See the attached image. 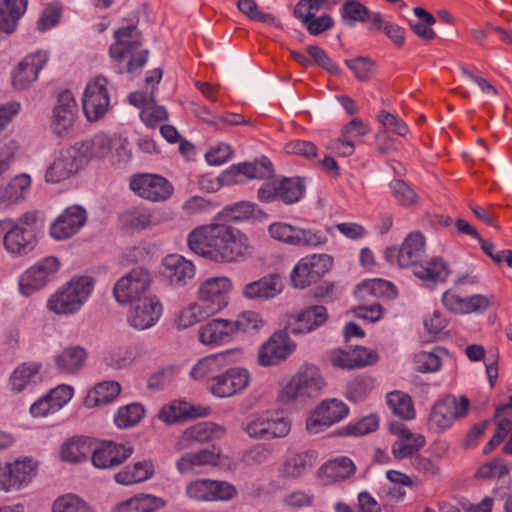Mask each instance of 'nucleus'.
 Returning a JSON list of instances; mask_svg holds the SVG:
<instances>
[{"label": "nucleus", "mask_w": 512, "mask_h": 512, "mask_svg": "<svg viewBox=\"0 0 512 512\" xmlns=\"http://www.w3.org/2000/svg\"><path fill=\"white\" fill-rule=\"evenodd\" d=\"M145 414L144 407L139 403L122 406L114 416V422L119 428L133 427L140 422Z\"/></svg>", "instance_id": "50"}, {"label": "nucleus", "mask_w": 512, "mask_h": 512, "mask_svg": "<svg viewBox=\"0 0 512 512\" xmlns=\"http://www.w3.org/2000/svg\"><path fill=\"white\" fill-rule=\"evenodd\" d=\"M413 273L427 286H434L438 283L446 282L449 276V269L443 259L434 257L426 265H416Z\"/></svg>", "instance_id": "38"}, {"label": "nucleus", "mask_w": 512, "mask_h": 512, "mask_svg": "<svg viewBox=\"0 0 512 512\" xmlns=\"http://www.w3.org/2000/svg\"><path fill=\"white\" fill-rule=\"evenodd\" d=\"M283 289V279L277 274H269L245 284L241 295L247 300L262 302L277 297Z\"/></svg>", "instance_id": "25"}, {"label": "nucleus", "mask_w": 512, "mask_h": 512, "mask_svg": "<svg viewBox=\"0 0 512 512\" xmlns=\"http://www.w3.org/2000/svg\"><path fill=\"white\" fill-rule=\"evenodd\" d=\"M229 351L206 356L200 359L190 370V376L196 381L211 384L218 374L225 368V359Z\"/></svg>", "instance_id": "30"}, {"label": "nucleus", "mask_w": 512, "mask_h": 512, "mask_svg": "<svg viewBox=\"0 0 512 512\" xmlns=\"http://www.w3.org/2000/svg\"><path fill=\"white\" fill-rule=\"evenodd\" d=\"M48 61L46 52L38 51L27 55L11 71V82L14 89H28L38 79L39 72Z\"/></svg>", "instance_id": "20"}, {"label": "nucleus", "mask_w": 512, "mask_h": 512, "mask_svg": "<svg viewBox=\"0 0 512 512\" xmlns=\"http://www.w3.org/2000/svg\"><path fill=\"white\" fill-rule=\"evenodd\" d=\"M340 16L343 24L353 27L356 22H366L369 18V9L358 0H345Z\"/></svg>", "instance_id": "49"}, {"label": "nucleus", "mask_w": 512, "mask_h": 512, "mask_svg": "<svg viewBox=\"0 0 512 512\" xmlns=\"http://www.w3.org/2000/svg\"><path fill=\"white\" fill-rule=\"evenodd\" d=\"M165 506L161 497L139 494L117 504L113 512H156Z\"/></svg>", "instance_id": "42"}, {"label": "nucleus", "mask_w": 512, "mask_h": 512, "mask_svg": "<svg viewBox=\"0 0 512 512\" xmlns=\"http://www.w3.org/2000/svg\"><path fill=\"white\" fill-rule=\"evenodd\" d=\"M274 170L271 161L262 156L253 162H244L232 165L218 177L222 185L244 183L247 179H266L273 176Z\"/></svg>", "instance_id": "14"}, {"label": "nucleus", "mask_w": 512, "mask_h": 512, "mask_svg": "<svg viewBox=\"0 0 512 512\" xmlns=\"http://www.w3.org/2000/svg\"><path fill=\"white\" fill-rule=\"evenodd\" d=\"M231 289L232 281L228 277L208 278L198 288L199 303L212 316L227 307Z\"/></svg>", "instance_id": "11"}, {"label": "nucleus", "mask_w": 512, "mask_h": 512, "mask_svg": "<svg viewBox=\"0 0 512 512\" xmlns=\"http://www.w3.org/2000/svg\"><path fill=\"white\" fill-rule=\"evenodd\" d=\"M425 254V239L419 232L410 233L400 248L388 247L385 250V259L390 264H398L400 267L415 268L419 265Z\"/></svg>", "instance_id": "15"}, {"label": "nucleus", "mask_w": 512, "mask_h": 512, "mask_svg": "<svg viewBox=\"0 0 512 512\" xmlns=\"http://www.w3.org/2000/svg\"><path fill=\"white\" fill-rule=\"evenodd\" d=\"M243 430L253 439L272 440L286 437L291 430L287 418L269 412L252 415L244 424Z\"/></svg>", "instance_id": "8"}, {"label": "nucleus", "mask_w": 512, "mask_h": 512, "mask_svg": "<svg viewBox=\"0 0 512 512\" xmlns=\"http://www.w3.org/2000/svg\"><path fill=\"white\" fill-rule=\"evenodd\" d=\"M78 113V105L71 91L65 90L58 95L57 103L53 109L51 128L53 132L62 136L73 126Z\"/></svg>", "instance_id": "22"}, {"label": "nucleus", "mask_w": 512, "mask_h": 512, "mask_svg": "<svg viewBox=\"0 0 512 512\" xmlns=\"http://www.w3.org/2000/svg\"><path fill=\"white\" fill-rule=\"evenodd\" d=\"M332 264L333 258L327 254H312L301 258L290 273L292 286L304 289L317 283Z\"/></svg>", "instance_id": "7"}, {"label": "nucleus", "mask_w": 512, "mask_h": 512, "mask_svg": "<svg viewBox=\"0 0 512 512\" xmlns=\"http://www.w3.org/2000/svg\"><path fill=\"white\" fill-rule=\"evenodd\" d=\"M86 220V211L82 207L70 206L52 223L50 235L56 240L68 239L78 233Z\"/></svg>", "instance_id": "24"}, {"label": "nucleus", "mask_w": 512, "mask_h": 512, "mask_svg": "<svg viewBox=\"0 0 512 512\" xmlns=\"http://www.w3.org/2000/svg\"><path fill=\"white\" fill-rule=\"evenodd\" d=\"M15 491L32 483L38 472V463L32 457L24 456L9 462Z\"/></svg>", "instance_id": "33"}, {"label": "nucleus", "mask_w": 512, "mask_h": 512, "mask_svg": "<svg viewBox=\"0 0 512 512\" xmlns=\"http://www.w3.org/2000/svg\"><path fill=\"white\" fill-rule=\"evenodd\" d=\"M186 495L195 501H228L236 497V487L227 481L198 479L185 487Z\"/></svg>", "instance_id": "13"}, {"label": "nucleus", "mask_w": 512, "mask_h": 512, "mask_svg": "<svg viewBox=\"0 0 512 512\" xmlns=\"http://www.w3.org/2000/svg\"><path fill=\"white\" fill-rule=\"evenodd\" d=\"M199 341L206 346L228 344L236 337L231 319L214 318L199 328Z\"/></svg>", "instance_id": "26"}, {"label": "nucleus", "mask_w": 512, "mask_h": 512, "mask_svg": "<svg viewBox=\"0 0 512 512\" xmlns=\"http://www.w3.org/2000/svg\"><path fill=\"white\" fill-rule=\"evenodd\" d=\"M395 433L398 439L392 445V454L398 460L411 457L425 444L424 436L413 434L405 427L398 428Z\"/></svg>", "instance_id": "34"}, {"label": "nucleus", "mask_w": 512, "mask_h": 512, "mask_svg": "<svg viewBox=\"0 0 512 512\" xmlns=\"http://www.w3.org/2000/svg\"><path fill=\"white\" fill-rule=\"evenodd\" d=\"M86 350L81 346H69L61 350L54 359L56 368L63 374H75L85 364Z\"/></svg>", "instance_id": "37"}, {"label": "nucleus", "mask_w": 512, "mask_h": 512, "mask_svg": "<svg viewBox=\"0 0 512 512\" xmlns=\"http://www.w3.org/2000/svg\"><path fill=\"white\" fill-rule=\"evenodd\" d=\"M250 381L251 374L246 368L231 367L223 369L207 387L214 396L226 398L243 392Z\"/></svg>", "instance_id": "16"}, {"label": "nucleus", "mask_w": 512, "mask_h": 512, "mask_svg": "<svg viewBox=\"0 0 512 512\" xmlns=\"http://www.w3.org/2000/svg\"><path fill=\"white\" fill-rule=\"evenodd\" d=\"M219 453L214 449H203L198 452H188L182 455L176 462V468L182 475L196 473L204 466L218 464Z\"/></svg>", "instance_id": "29"}, {"label": "nucleus", "mask_w": 512, "mask_h": 512, "mask_svg": "<svg viewBox=\"0 0 512 512\" xmlns=\"http://www.w3.org/2000/svg\"><path fill=\"white\" fill-rule=\"evenodd\" d=\"M114 37L115 43L109 49L110 56L118 61L130 56L127 72L135 73L141 70L147 63L148 51H138L141 46L138 29L133 25L122 27L115 31Z\"/></svg>", "instance_id": "5"}, {"label": "nucleus", "mask_w": 512, "mask_h": 512, "mask_svg": "<svg viewBox=\"0 0 512 512\" xmlns=\"http://www.w3.org/2000/svg\"><path fill=\"white\" fill-rule=\"evenodd\" d=\"M37 244V239L20 230L18 226H11L3 236L5 250L14 256L27 255Z\"/></svg>", "instance_id": "32"}, {"label": "nucleus", "mask_w": 512, "mask_h": 512, "mask_svg": "<svg viewBox=\"0 0 512 512\" xmlns=\"http://www.w3.org/2000/svg\"><path fill=\"white\" fill-rule=\"evenodd\" d=\"M87 150L86 144L60 150L47 166L44 181L48 184H58L75 176L88 163Z\"/></svg>", "instance_id": "4"}, {"label": "nucleus", "mask_w": 512, "mask_h": 512, "mask_svg": "<svg viewBox=\"0 0 512 512\" xmlns=\"http://www.w3.org/2000/svg\"><path fill=\"white\" fill-rule=\"evenodd\" d=\"M324 386L319 368L314 364H303L282 388L278 399L282 404L304 402L317 397Z\"/></svg>", "instance_id": "3"}, {"label": "nucleus", "mask_w": 512, "mask_h": 512, "mask_svg": "<svg viewBox=\"0 0 512 512\" xmlns=\"http://www.w3.org/2000/svg\"><path fill=\"white\" fill-rule=\"evenodd\" d=\"M312 466V457L308 452H290L280 467L279 475L284 479H297Z\"/></svg>", "instance_id": "41"}, {"label": "nucleus", "mask_w": 512, "mask_h": 512, "mask_svg": "<svg viewBox=\"0 0 512 512\" xmlns=\"http://www.w3.org/2000/svg\"><path fill=\"white\" fill-rule=\"evenodd\" d=\"M296 349L295 342L286 332L274 333L258 351V364L275 366L285 361Z\"/></svg>", "instance_id": "19"}, {"label": "nucleus", "mask_w": 512, "mask_h": 512, "mask_svg": "<svg viewBox=\"0 0 512 512\" xmlns=\"http://www.w3.org/2000/svg\"><path fill=\"white\" fill-rule=\"evenodd\" d=\"M52 512H93V510L83 499L70 493L54 501Z\"/></svg>", "instance_id": "55"}, {"label": "nucleus", "mask_w": 512, "mask_h": 512, "mask_svg": "<svg viewBox=\"0 0 512 512\" xmlns=\"http://www.w3.org/2000/svg\"><path fill=\"white\" fill-rule=\"evenodd\" d=\"M187 245L196 255L218 264L238 263L253 252L247 235L222 222L218 215L211 223L190 231Z\"/></svg>", "instance_id": "1"}, {"label": "nucleus", "mask_w": 512, "mask_h": 512, "mask_svg": "<svg viewBox=\"0 0 512 512\" xmlns=\"http://www.w3.org/2000/svg\"><path fill=\"white\" fill-rule=\"evenodd\" d=\"M163 274L177 287L185 286L195 275L194 264L178 254H171L163 260Z\"/></svg>", "instance_id": "28"}, {"label": "nucleus", "mask_w": 512, "mask_h": 512, "mask_svg": "<svg viewBox=\"0 0 512 512\" xmlns=\"http://www.w3.org/2000/svg\"><path fill=\"white\" fill-rule=\"evenodd\" d=\"M331 229V227H327L326 232H324L297 226L296 246L317 247L325 245L328 242L327 233Z\"/></svg>", "instance_id": "54"}, {"label": "nucleus", "mask_w": 512, "mask_h": 512, "mask_svg": "<svg viewBox=\"0 0 512 512\" xmlns=\"http://www.w3.org/2000/svg\"><path fill=\"white\" fill-rule=\"evenodd\" d=\"M154 472L153 462L151 460H142L133 465L125 466L115 474L114 478L118 484L130 486L149 480L154 475Z\"/></svg>", "instance_id": "35"}, {"label": "nucleus", "mask_w": 512, "mask_h": 512, "mask_svg": "<svg viewBox=\"0 0 512 512\" xmlns=\"http://www.w3.org/2000/svg\"><path fill=\"white\" fill-rule=\"evenodd\" d=\"M94 439L77 436L66 440L60 449V457L69 463H78L88 458L93 450Z\"/></svg>", "instance_id": "36"}, {"label": "nucleus", "mask_w": 512, "mask_h": 512, "mask_svg": "<svg viewBox=\"0 0 512 512\" xmlns=\"http://www.w3.org/2000/svg\"><path fill=\"white\" fill-rule=\"evenodd\" d=\"M133 360V352L127 347L116 348L105 356L106 365L117 370L128 367Z\"/></svg>", "instance_id": "61"}, {"label": "nucleus", "mask_w": 512, "mask_h": 512, "mask_svg": "<svg viewBox=\"0 0 512 512\" xmlns=\"http://www.w3.org/2000/svg\"><path fill=\"white\" fill-rule=\"evenodd\" d=\"M232 323L236 335L241 332H257L265 325L260 314L250 310L240 313L235 320H232Z\"/></svg>", "instance_id": "52"}, {"label": "nucleus", "mask_w": 512, "mask_h": 512, "mask_svg": "<svg viewBox=\"0 0 512 512\" xmlns=\"http://www.w3.org/2000/svg\"><path fill=\"white\" fill-rule=\"evenodd\" d=\"M304 186L297 178H285L278 182V198L285 204H293L300 200Z\"/></svg>", "instance_id": "53"}, {"label": "nucleus", "mask_w": 512, "mask_h": 512, "mask_svg": "<svg viewBox=\"0 0 512 512\" xmlns=\"http://www.w3.org/2000/svg\"><path fill=\"white\" fill-rule=\"evenodd\" d=\"M510 471L509 464L503 459H495L480 466L476 476L481 479L501 478Z\"/></svg>", "instance_id": "60"}, {"label": "nucleus", "mask_w": 512, "mask_h": 512, "mask_svg": "<svg viewBox=\"0 0 512 512\" xmlns=\"http://www.w3.org/2000/svg\"><path fill=\"white\" fill-rule=\"evenodd\" d=\"M133 453L131 447L114 442H103L96 446L94 439L91 461L95 468L110 469L122 464Z\"/></svg>", "instance_id": "23"}, {"label": "nucleus", "mask_w": 512, "mask_h": 512, "mask_svg": "<svg viewBox=\"0 0 512 512\" xmlns=\"http://www.w3.org/2000/svg\"><path fill=\"white\" fill-rule=\"evenodd\" d=\"M168 113L163 106L155 104V100L150 102L140 111L141 120L149 127L156 126L159 122L166 120Z\"/></svg>", "instance_id": "63"}, {"label": "nucleus", "mask_w": 512, "mask_h": 512, "mask_svg": "<svg viewBox=\"0 0 512 512\" xmlns=\"http://www.w3.org/2000/svg\"><path fill=\"white\" fill-rule=\"evenodd\" d=\"M387 404L391 411L404 420H410L415 417V410L409 395L393 391L387 394Z\"/></svg>", "instance_id": "47"}, {"label": "nucleus", "mask_w": 512, "mask_h": 512, "mask_svg": "<svg viewBox=\"0 0 512 512\" xmlns=\"http://www.w3.org/2000/svg\"><path fill=\"white\" fill-rule=\"evenodd\" d=\"M390 189L396 200L403 206H409L418 201L416 192L403 180L396 179L391 181Z\"/></svg>", "instance_id": "58"}, {"label": "nucleus", "mask_w": 512, "mask_h": 512, "mask_svg": "<svg viewBox=\"0 0 512 512\" xmlns=\"http://www.w3.org/2000/svg\"><path fill=\"white\" fill-rule=\"evenodd\" d=\"M373 388V380L369 377H357L347 385V398L353 402L362 400Z\"/></svg>", "instance_id": "59"}, {"label": "nucleus", "mask_w": 512, "mask_h": 512, "mask_svg": "<svg viewBox=\"0 0 512 512\" xmlns=\"http://www.w3.org/2000/svg\"><path fill=\"white\" fill-rule=\"evenodd\" d=\"M348 414V407L342 401L331 399L321 402L306 421V429L310 434H317Z\"/></svg>", "instance_id": "21"}, {"label": "nucleus", "mask_w": 512, "mask_h": 512, "mask_svg": "<svg viewBox=\"0 0 512 512\" xmlns=\"http://www.w3.org/2000/svg\"><path fill=\"white\" fill-rule=\"evenodd\" d=\"M446 350L442 347H436L433 351H421L414 356L415 368L422 373L437 371L441 366V355Z\"/></svg>", "instance_id": "51"}, {"label": "nucleus", "mask_w": 512, "mask_h": 512, "mask_svg": "<svg viewBox=\"0 0 512 512\" xmlns=\"http://www.w3.org/2000/svg\"><path fill=\"white\" fill-rule=\"evenodd\" d=\"M120 391V384L116 381L100 382L87 393L84 404L88 408L99 407L114 401Z\"/></svg>", "instance_id": "43"}, {"label": "nucleus", "mask_w": 512, "mask_h": 512, "mask_svg": "<svg viewBox=\"0 0 512 512\" xmlns=\"http://www.w3.org/2000/svg\"><path fill=\"white\" fill-rule=\"evenodd\" d=\"M328 319V311L323 305H312L302 309L296 318L294 333H309L322 326Z\"/></svg>", "instance_id": "39"}, {"label": "nucleus", "mask_w": 512, "mask_h": 512, "mask_svg": "<svg viewBox=\"0 0 512 512\" xmlns=\"http://www.w3.org/2000/svg\"><path fill=\"white\" fill-rule=\"evenodd\" d=\"M470 401L466 396L459 399L455 395H447L436 401L428 418V428L434 433H442L468 414Z\"/></svg>", "instance_id": "6"}, {"label": "nucleus", "mask_w": 512, "mask_h": 512, "mask_svg": "<svg viewBox=\"0 0 512 512\" xmlns=\"http://www.w3.org/2000/svg\"><path fill=\"white\" fill-rule=\"evenodd\" d=\"M32 179L27 173H20L0 189V206L7 208L25 199Z\"/></svg>", "instance_id": "31"}, {"label": "nucleus", "mask_w": 512, "mask_h": 512, "mask_svg": "<svg viewBox=\"0 0 512 512\" xmlns=\"http://www.w3.org/2000/svg\"><path fill=\"white\" fill-rule=\"evenodd\" d=\"M225 431L223 426L213 422H200L187 428L183 433V439L202 443L222 437Z\"/></svg>", "instance_id": "45"}, {"label": "nucleus", "mask_w": 512, "mask_h": 512, "mask_svg": "<svg viewBox=\"0 0 512 512\" xmlns=\"http://www.w3.org/2000/svg\"><path fill=\"white\" fill-rule=\"evenodd\" d=\"M355 472L353 461L347 457L330 460L321 467V475L327 482H336L350 477Z\"/></svg>", "instance_id": "44"}, {"label": "nucleus", "mask_w": 512, "mask_h": 512, "mask_svg": "<svg viewBox=\"0 0 512 512\" xmlns=\"http://www.w3.org/2000/svg\"><path fill=\"white\" fill-rule=\"evenodd\" d=\"M28 0H0V31H15L19 19L27 9Z\"/></svg>", "instance_id": "40"}, {"label": "nucleus", "mask_w": 512, "mask_h": 512, "mask_svg": "<svg viewBox=\"0 0 512 512\" xmlns=\"http://www.w3.org/2000/svg\"><path fill=\"white\" fill-rule=\"evenodd\" d=\"M256 205L251 202H240L231 206L225 207L217 215L221 219H228L230 221L246 220L254 215Z\"/></svg>", "instance_id": "56"}, {"label": "nucleus", "mask_w": 512, "mask_h": 512, "mask_svg": "<svg viewBox=\"0 0 512 512\" xmlns=\"http://www.w3.org/2000/svg\"><path fill=\"white\" fill-rule=\"evenodd\" d=\"M268 232L274 240L296 246L297 226L275 222L269 225Z\"/></svg>", "instance_id": "57"}, {"label": "nucleus", "mask_w": 512, "mask_h": 512, "mask_svg": "<svg viewBox=\"0 0 512 512\" xmlns=\"http://www.w3.org/2000/svg\"><path fill=\"white\" fill-rule=\"evenodd\" d=\"M12 226L18 228L38 240L42 233L45 220L39 211H28L23 213L17 220L12 219Z\"/></svg>", "instance_id": "48"}, {"label": "nucleus", "mask_w": 512, "mask_h": 512, "mask_svg": "<svg viewBox=\"0 0 512 512\" xmlns=\"http://www.w3.org/2000/svg\"><path fill=\"white\" fill-rule=\"evenodd\" d=\"M60 268L56 257L43 258L26 269L18 278L19 293L25 297L31 296L47 285Z\"/></svg>", "instance_id": "9"}, {"label": "nucleus", "mask_w": 512, "mask_h": 512, "mask_svg": "<svg viewBox=\"0 0 512 512\" xmlns=\"http://www.w3.org/2000/svg\"><path fill=\"white\" fill-rule=\"evenodd\" d=\"M108 80L98 75L90 80L83 93L82 107L89 121H97L103 117L110 106V96L107 89Z\"/></svg>", "instance_id": "12"}, {"label": "nucleus", "mask_w": 512, "mask_h": 512, "mask_svg": "<svg viewBox=\"0 0 512 512\" xmlns=\"http://www.w3.org/2000/svg\"><path fill=\"white\" fill-rule=\"evenodd\" d=\"M361 289L375 296H382L389 299H394L398 295L397 288L391 282L383 279H373L363 284Z\"/></svg>", "instance_id": "62"}, {"label": "nucleus", "mask_w": 512, "mask_h": 512, "mask_svg": "<svg viewBox=\"0 0 512 512\" xmlns=\"http://www.w3.org/2000/svg\"><path fill=\"white\" fill-rule=\"evenodd\" d=\"M129 187L139 197L153 202L168 199L174 190L167 179L157 174L133 175Z\"/></svg>", "instance_id": "18"}, {"label": "nucleus", "mask_w": 512, "mask_h": 512, "mask_svg": "<svg viewBox=\"0 0 512 512\" xmlns=\"http://www.w3.org/2000/svg\"><path fill=\"white\" fill-rule=\"evenodd\" d=\"M151 275L148 270L137 267L121 277L113 288V294L117 302H134L147 296L151 284Z\"/></svg>", "instance_id": "10"}, {"label": "nucleus", "mask_w": 512, "mask_h": 512, "mask_svg": "<svg viewBox=\"0 0 512 512\" xmlns=\"http://www.w3.org/2000/svg\"><path fill=\"white\" fill-rule=\"evenodd\" d=\"M93 290L92 277L75 276L49 296L46 307L56 315H74L82 309Z\"/></svg>", "instance_id": "2"}, {"label": "nucleus", "mask_w": 512, "mask_h": 512, "mask_svg": "<svg viewBox=\"0 0 512 512\" xmlns=\"http://www.w3.org/2000/svg\"><path fill=\"white\" fill-rule=\"evenodd\" d=\"M41 369L42 365L38 362H24L18 365L9 377L11 391L32 392L43 380Z\"/></svg>", "instance_id": "27"}, {"label": "nucleus", "mask_w": 512, "mask_h": 512, "mask_svg": "<svg viewBox=\"0 0 512 512\" xmlns=\"http://www.w3.org/2000/svg\"><path fill=\"white\" fill-rule=\"evenodd\" d=\"M199 302H193L179 310L174 325L177 330H185L211 317Z\"/></svg>", "instance_id": "46"}, {"label": "nucleus", "mask_w": 512, "mask_h": 512, "mask_svg": "<svg viewBox=\"0 0 512 512\" xmlns=\"http://www.w3.org/2000/svg\"><path fill=\"white\" fill-rule=\"evenodd\" d=\"M306 26V29L311 35H319L322 32L330 29L334 25V20L330 15L324 14L319 17L308 16L307 20L298 18Z\"/></svg>", "instance_id": "64"}, {"label": "nucleus", "mask_w": 512, "mask_h": 512, "mask_svg": "<svg viewBox=\"0 0 512 512\" xmlns=\"http://www.w3.org/2000/svg\"><path fill=\"white\" fill-rule=\"evenodd\" d=\"M131 303L127 321L132 328L143 331L153 327L159 321L163 306L156 295L149 294Z\"/></svg>", "instance_id": "17"}]
</instances>
